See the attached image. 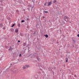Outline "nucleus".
I'll return each instance as SVG.
<instances>
[{
    "instance_id": "6e6552de",
    "label": "nucleus",
    "mask_w": 79,
    "mask_h": 79,
    "mask_svg": "<svg viewBox=\"0 0 79 79\" xmlns=\"http://www.w3.org/2000/svg\"><path fill=\"white\" fill-rule=\"evenodd\" d=\"M56 2V0H54V1H53V2L55 3Z\"/></svg>"
},
{
    "instance_id": "ddd939ff",
    "label": "nucleus",
    "mask_w": 79,
    "mask_h": 79,
    "mask_svg": "<svg viewBox=\"0 0 79 79\" xmlns=\"http://www.w3.org/2000/svg\"><path fill=\"white\" fill-rule=\"evenodd\" d=\"M22 23H24V20H23L21 21Z\"/></svg>"
},
{
    "instance_id": "423d86ee",
    "label": "nucleus",
    "mask_w": 79,
    "mask_h": 79,
    "mask_svg": "<svg viewBox=\"0 0 79 79\" xmlns=\"http://www.w3.org/2000/svg\"><path fill=\"white\" fill-rule=\"evenodd\" d=\"M45 35V37L46 38H48V35Z\"/></svg>"
},
{
    "instance_id": "412c9836",
    "label": "nucleus",
    "mask_w": 79,
    "mask_h": 79,
    "mask_svg": "<svg viewBox=\"0 0 79 79\" xmlns=\"http://www.w3.org/2000/svg\"><path fill=\"white\" fill-rule=\"evenodd\" d=\"M66 62H68V60H66Z\"/></svg>"
},
{
    "instance_id": "393cba45",
    "label": "nucleus",
    "mask_w": 79,
    "mask_h": 79,
    "mask_svg": "<svg viewBox=\"0 0 79 79\" xmlns=\"http://www.w3.org/2000/svg\"><path fill=\"white\" fill-rule=\"evenodd\" d=\"M78 33H79V31H78Z\"/></svg>"
},
{
    "instance_id": "a211bd4d",
    "label": "nucleus",
    "mask_w": 79,
    "mask_h": 79,
    "mask_svg": "<svg viewBox=\"0 0 79 79\" xmlns=\"http://www.w3.org/2000/svg\"><path fill=\"white\" fill-rule=\"evenodd\" d=\"M77 36L78 37H79V34H77Z\"/></svg>"
},
{
    "instance_id": "7ed1b4c3",
    "label": "nucleus",
    "mask_w": 79,
    "mask_h": 79,
    "mask_svg": "<svg viewBox=\"0 0 79 79\" xmlns=\"http://www.w3.org/2000/svg\"><path fill=\"white\" fill-rule=\"evenodd\" d=\"M15 32H16V33H18V29H16L15 31Z\"/></svg>"
},
{
    "instance_id": "20e7f679",
    "label": "nucleus",
    "mask_w": 79,
    "mask_h": 79,
    "mask_svg": "<svg viewBox=\"0 0 79 79\" xmlns=\"http://www.w3.org/2000/svg\"><path fill=\"white\" fill-rule=\"evenodd\" d=\"M26 65H25V66H23V69H26Z\"/></svg>"
},
{
    "instance_id": "9b49d317",
    "label": "nucleus",
    "mask_w": 79,
    "mask_h": 79,
    "mask_svg": "<svg viewBox=\"0 0 79 79\" xmlns=\"http://www.w3.org/2000/svg\"><path fill=\"white\" fill-rule=\"evenodd\" d=\"M26 44L25 43H24L23 44V46H26Z\"/></svg>"
},
{
    "instance_id": "f3484780",
    "label": "nucleus",
    "mask_w": 79,
    "mask_h": 79,
    "mask_svg": "<svg viewBox=\"0 0 79 79\" xmlns=\"http://www.w3.org/2000/svg\"><path fill=\"white\" fill-rule=\"evenodd\" d=\"M27 20H28V21H29V19L27 18Z\"/></svg>"
},
{
    "instance_id": "6ab92c4d",
    "label": "nucleus",
    "mask_w": 79,
    "mask_h": 79,
    "mask_svg": "<svg viewBox=\"0 0 79 79\" xmlns=\"http://www.w3.org/2000/svg\"><path fill=\"white\" fill-rule=\"evenodd\" d=\"M74 77H77V75H75L74 76Z\"/></svg>"
},
{
    "instance_id": "5701e85b",
    "label": "nucleus",
    "mask_w": 79,
    "mask_h": 79,
    "mask_svg": "<svg viewBox=\"0 0 79 79\" xmlns=\"http://www.w3.org/2000/svg\"><path fill=\"white\" fill-rule=\"evenodd\" d=\"M43 18H45L44 16Z\"/></svg>"
},
{
    "instance_id": "b1692460",
    "label": "nucleus",
    "mask_w": 79,
    "mask_h": 79,
    "mask_svg": "<svg viewBox=\"0 0 79 79\" xmlns=\"http://www.w3.org/2000/svg\"><path fill=\"white\" fill-rule=\"evenodd\" d=\"M37 59H38V60H39V59H38V57H37Z\"/></svg>"
},
{
    "instance_id": "4468645a",
    "label": "nucleus",
    "mask_w": 79,
    "mask_h": 79,
    "mask_svg": "<svg viewBox=\"0 0 79 79\" xmlns=\"http://www.w3.org/2000/svg\"><path fill=\"white\" fill-rule=\"evenodd\" d=\"M18 25V27H20V24H19Z\"/></svg>"
},
{
    "instance_id": "dca6fc26",
    "label": "nucleus",
    "mask_w": 79,
    "mask_h": 79,
    "mask_svg": "<svg viewBox=\"0 0 79 79\" xmlns=\"http://www.w3.org/2000/svg\"><path fill=\"white\" fill-rule=\"evenodd\" d=\"M45 13H48V11H45Z\"/></svg>"
},
{
    "instance_id": "f03ea898",
    "label": "nucleus",
    "mask_w": 79,
    "mask_h": 79,
    "mask_svg": "<svg viewBox=\"0 0 79 79\" xmlns=\"http://www.w3.org/2000/svg\"><path fill=\"white\" fill-rule=\"evenodd\" d=\"M66 19H68V16H65V17H64V20H65V21H66L65 20Z\"/></svg>"
},
{
    "instance_id": "1a4fd4ad",
    "label": "nucleus",
    "mask_w": 79,
    "mask_h": 79,
    "mask_svg": "<svg viewBox=\"0 0 79 79\" xmlns=\"http://www.w3.org/2000/svg\"><path fill=\"white\" fill-rule=\"evenodd\" d=\"M15 25V24L14 23L11 26V27H13Z\"/></svg>"
},
{
    "instance_id": "f257e3e1",
    "label": "nucleus",
    "mask_w": 79,
    "mask_h": 79,
    "mask_svg": "<svg viewBox=\"0 0 79 79\" xmlns=\"http://www.w3.org/2000/svg\"><path fill=\"white\" fill-rule=\"evenodd\" d=\"M52 4V2H48V6H50Z\"/></svg>"
},
{
    "instance_id": "2eb2a0df",
    "label": "nucleus",
    "mask_w": 79,
    "mask_h": 79,
    "mask_svg": "<svg viewBox=\"0 0 79 79\" xmlns=\"http://www.w3.org/2000/svg\"><path fill=\"white\" fill-rule=\"evenodd\" d=\"M46 3H45V4H44V6H46Z\"/></svg>"
},
{
    "instance_id": "39448f33",
    "label": "nucleus",
    "mask_w": 79,
    "mask_h": 79,
    "mask_svg": "<svg viewBox=\"0 0 79 79\" xmlns=\"http://www.w3.org/2000/svg\"><path fill=\"white\" fill-rule=\"evenodd\" d=\"M13 49V48L10 47V49H9L8 50L9 51L10 50H12Z\"/></svg>"
},
{
    "instance_id": "9d476101",
    "label": "nucleus",
    "mask_w": 79,
    "mask_h": 79,
    "mask_svg": "<svg viewBox=\"0 0 79 79\" xmlns=\"http://www.w3.org/2000/svg\"><path fill=\"white\" fill-rule=\"evenodd\" d=\"M73 41L74 43H76V41L74 40L73 39Z\"/></svg>"
},
{
    "instance_id": "f8f14e48",
    "label": "nucleus",
    "mask_w": 79,
    "mask_h": 79,
    "mask_svg": "<svg viewBox=\"0 0 79 79\" xmlns=\"http://www.w3.org/2000/svg\"><path fill=\"white\" fill-rule=\"evenodd\" d=\"M2 24H0V27H2Z\"/></svg>"
},
{
    "instance_id": "0eeeda50",
    "label": "nucleus",
    "mask_w": 79,
    "mask_h": 79,
    "mask_svg": "<svg viewBox=\"0 0 79 79\" xmlns=\"http://www.w3.org/2000/svg\"><path fill=\"white\" fill-rule=\"evenodd\" d=\"M25 66L27 68H28L29 67V66L28 65H25Z\"/></svg>"
},
{
    "instance_id": "aec40b11",
    "label": "nucleus",
    "mask_w": 79,
    "mask_h": 79,
    "mask_svg": "<svg viewBox=\"0 0 79 79\" xmlns=\"http://www.w3.org/2000/svg\"><path fill=\"white\" fill-rule=\"evenodd\" d=\"M21 56V54H19V56L20 57V56Z\"/></svg>"
},
{
    "instance_id": "4be33fe9",
    "label": "nucleus",
    "mask_w": 79,
    "mask_h": 79,
    "mask_svg": "<svg viewBox=\"0 0 79 79\" xmlns=\"http://www.w3.org/2000/svg\"><path fill=\"white\" fill-rule=\"evenodd\" d=\"M18 42H20V40H18Z\"/></svg>"
}]
</instances>
